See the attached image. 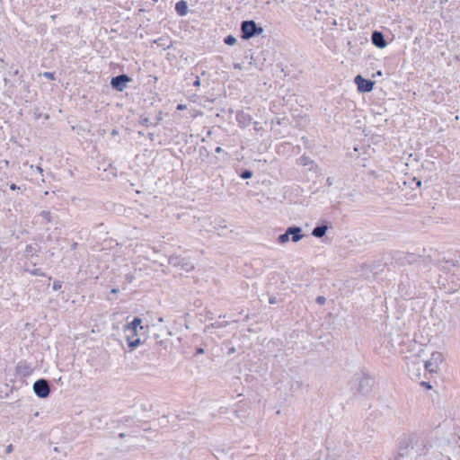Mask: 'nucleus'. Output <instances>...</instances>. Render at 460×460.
Instances as JSON below:
<instances>
[{
  "label": "nucleus",
  "mask_w": 460,
  "mask_h": 460,
  "mask_svg": "<svg viewBox=\"0 0 460 460\" xmlns=\"http://www.w3.org/2000/svg\"><path fill=\"white\" fill-rule=\"evenodd\" d=\"M234 68H238V69L242 68V65L241 64H234Z\"/></svg>",
  "instance_id": "nucleus-61"
},
{
  "label": "nucleus",
  "mask_w": 460,
  "mask_h": 460,
  "mask_svg": "<svg viewBox=\"0 0 460 460\" xmlns=\"http://www.w3.org/2000/svg\"><path fill=\"white\" fill-rule=\"evenodd\" d=\"M371 42L375 47L380 49H385L388 44L383 31L377 30L372 31Z\"/></svg>",
  "instance_id": "nucleus-17"
},
{
  "label": "nucleus",
  "mask_w": 460,
  "mask_h": 460,
  "mask_svg": "<svg viewBox=\"0 0 460 460\" xmlns=\"http://www.w3.org/2000/svg\"><path fill=\"white\" fill-rule=\"evenodd\" d=\"M62 284H63V282L61 280H58V279L54 280L53 285H52L53 291L60 290L62 288Z\"/></svg>",
  "instance_id": "nucleus-34"
},
{
  "label": "nucleus",
  "mask_w": 460,
  "mask_h": 460,
  "mask_svg": "<svg viewBox=\"0 0 460 460\" xmlns=\"http://www.w3.org/2000/svg\"><path fill=\"white\" fill-rule=\"evenodd\" d=\"M268 108L270 111L274 114V117L270 119L271 125L278 124V125H284L287 126L288 123V119L286 116L279 117L278 114H279V111L281 108H283V104L281 102V100L279 97H276L274 100L270 101L268 103Z\"/></svg>",
  "instance_id": "nucleus-8"
},
{
  "label": "nucleus",
  "mask_w": 460,
  "mask_h": 460,
  "mask_svg": "<svg viewBox=\"0 0 460 460\" xmlns=\"http://www.w3.org/2000/svg\"><path fill=\"white\" fill-rule=\"evenodd\" d=\"M258 124L259 123L257 121L253 122V125H254L253 128H254L255 130H259Z\"/></svg>",
  "instance_id": "nucleus-58"
},
{
  "label": "nucleus",
  "mask_w": 460,
  "mask_h": 460,
  "mask_svg": "<svg viewBox=\"0 0 460 460\" xmlns=\"http://www.w3.org/2000/svg\"><path fill=\"white\" fill-rule=\"evenodd\" d=\"M14 447L12 444H9L6 447H5V453L6 454H11L13 451Z\"/></svg>",
  "instance_id": "nucleus-43"
},
{
  "label": "nucleus",
  "mask_w": 460,
  "mask_h": 460,
  "mask_svg": "<svg viewBox=\"0 0 460 460\" xmlns=\"http://www.w3.org/2000/svg\"><path fill=\"white\" fill-rule=\"evenodd\" d=\"M125 279L128 283H132L135 279V276L132 273H128L125 275Z\"/></svg>",
  "instance_id": "nucleus-37"
},
{
  "label": "nucleus",
  "mask_w": 460,
  "mask_h": 460,
  "mask_svg": "<svg viewBox=\"0 0 460 460\" xmlns=\"http://www.w3.org/2000/svg\"><path fill=\"white\" fill-rule=\"evenodd\" d=\"M184 106L182 104H178L177 110H183Z\"/></svg>",
  "instance_id": "nucleus-62"
},
{
  "label": "nucleus",
  "mask_w": 460,
  "mask_h": 460,
  "mask_svg": "<svg viewBox=\"0 0 460 460\" xmlns=\"http://www.w3.org/2000/svg\"><path fill=\"white\" fill-rule=\"evenodd\" d=\"M172 344L171 340L164 339L161 341H156L151 342V341H147V346L149 349L154 350V353L157 354L161 357H165L169 353V347Z\"/></svg>",
  "instance_id": "nucleus-9"
},
{
  "label": "nucleus",
  "mask_w": 460,
  "mask_h": 460,
  "mask_svg": "<svg viewBox=\"0 0 460 460\" xmlns=\"http://www.w3.org/2000/svg\"><path fill=\"white\" fill-rule=\"evenodd\" d=\"M236 118L238 122L242 124L243 127L249 126L252 121V118L250 117V115L245 114L243 111L239 112Z\"/></svg>",
  "instance_id": "nucleus-23"
},
{
  "label": "nucleus",
  "mask_w": 460,
  "mask_h": 460,
  "mask_svg": "<svg viewBox=\"0 0 460 460\" xmlns=\"http://www.w3.org/2000/svg\"><path fill=\"white\" fill-rule=\"evenodd\" d=\"M416 185H417L418 187H420V186L421 185V181L418 180V181H416Z\"/></svg>",
  "instance_id": "nucleus-64"
},
{
  "label": "nucleus",
  "mask_w": 460,
  "mask_h": 460,
  "mask_svg": "<svg viewBox=\"0 0 460 460\" xmlns=\"http://www.w3.org/2000/svg\"><path fill=\"white\" fill-rule=\"evenodd\" d=\"M24 90L29 92V84H24Z\"/></svg>",
  "instance_id": "nucleus-63"
},
{
  "label": "nucleus",
  "mask_w": 460,
  "mask_h": 460,
  "mask_svg": "<svg viewBox=\"0 0 460 460\" xmlns=\"http://www.w3.org/2000/svg\"><path fill=\"white\" fill-rule=\"evenodd\" d=\"M13 75H19V81H20L21 83H22V82H23V75H22V74L20 75V72H19V70H18V69H15V70L13 71Z\"/></svg>",
  "instance_id": "nucleus-41"
},
{
  "label": "nucleus",
  "mask_w": 460,
  "mask_h": 460,
  "mask_svg": "<svg viewBox=\"0 0 460 460\" xmlns=\"http://www.w3.org/2000/svg\"><path fill=\"white\" fill-rule=\"evenodd\" d=\"M117 293H119V288H114L111 289V294H117Z\"/></svg>",
  "instance_id": "nucleus-54"
},
{
  "label": "nucleus",
  "mask_w": 460,
  "mask_h": 460,
  "mask_svg": "<svg viewBox=\"0 0 460 460\" xmlns=\"http://www.w3.org/2000/svg\"><path fill=\"white\" fill-rule=\"evenodd\" d=\"M43 77L47 78L48 80L54 81L56 79V74L55 72H44L40 74Z\"/></svg>",
  "instance_id": "nucleus-32"
},
{
  "label": "nucleus",
  "mask_w": 460,
  "mask_h": 460,
  "mask_svg": "<svg viewBox=\"0 0 460 460\" xmlns=\"http://www.w3.org/2000/svg\"><path fill=\"white\" fill-rule=\"evenodd\" d=\"M237 40L232 34H229L224 38V43L228 46H234L236 43Z\"/></svg>",
  "instance_id": "nucleus-26"
},
{
  "label": "nucleus",
  "mask_w": 460,
  "mask_h": 460,
  "mask_svg": "<svg viewBox=\"0 0 460 460\" xmlns=\"http://www.w3.org/2000/svg\"><path fill=\"white\" fill-rule=\"evenodd\" d=\"M133 78L127 74H120L116 76H112L110 81L111 88L117 92H123L128 83H131Z\"/></svg>",
  "instance_id": "nucleus-10"
},
{
  "label": "nucleus",
  "mask_w": 460,
  "mask_h": 460,
  "mask_svg": "<svg viewBox=\"0 0 460 460\" xmlns=\"http://www.w3.org/2000/svg\"><path fill=\"white\" fill-rule=\"evenodd\" d=\"M215 152L217 154H220L223 152V148L221 146H217L215 149Z\"/></svg>",
  "instance_id": "nucleus-51"
},
{
  "label": "nucleus",
  "mask_w": 460,
  "mask_h": 460,
  "mask_svg": "<svg viewBox=\"0 0 460 460\" xmlns=\"http://www.w3.org/2000/svg\"><path fill=\"white\" fill-rule=\"evenodd\" d=\"M37 171H38L40 174H42V172H43V169H42L40 166H37Z\"/></svg>",
  "instance_id": "nucleus-59"
},
{
  "label": "nucleus",
  "mask_w": 460,
  "mask_h": 460,
  "mask_svg": "<svg viewBox=\"0 0 460 460\" xmlns=\"http://www.w3.org/2000/svg\"><path fill=\"white\" fill-rule=\"evenodd\" d=\"M37 217L40 223H53L57 222L58 216L49 210H42Z\"/></svg>",
  "instance_id": "nucleus-18"
},
{
  "label": "nucleus",
  "mask_w": 460,
  "mask_h": 460,
  "mask_svg": "<svg viewBox=\"0 0 460 460\" xmlns=\"http://www.w3.org/2000/svg\"><path fill=\"white\" fill-rule=\"evenodd\" d=\"M161 340L162 339H160V335L157 333H155L153 336H150V338H146V342H145L144 345L147 346V341H151V342H154V341H161Z\"/></svg>",
  "instance_id": "nucleus-36"
},
{
  "label": "nucleus",
  "mask_w": 460,
  "mask_h": 460,
  "mask_svg": "<svg viewBox=\"0 0 460 460\" xmlns=\"http://www.w3.org/2000/svg\"><path fill=\"white\" fill-rule=\"evenodd\" d=\"M354 83L357 85L358 91L361 93L372 92L376 84L375 81L365 78L361 75H357L354 77Z\"/></svg>",
  "instance_id": "nucleus-12"
},
{
  "label": "nucleus",
  "mask_w": 460,
  "mask_h": 460,
  "mask_svg": "<svg viewBox=\"0 0 460 460\" xmlns=\"http://www.w3.org/2000/svg\"><path fill=\"white\" fill-rule=\"evenodd\" d=\"M443 361V355L440 352L435 351L431 354V358L425 361L424 367L429 373H436L438 364Z\"/></svg>",
  "instance_id": "nucleus-14"
},
{
  "label": "nucleus",
  "mask_w": 460,
  "mask_h": 460,
  "mask_svg": "<svg viewBox=\"0 0 460 460\" xmlns=\"http://www.w3.org/2000/svg\"><path fill=\"white\" fill-rule=\"evenodd\" d=\"M167 263L176 268H180L186 272H190L194 270V265L181 256L172 254L167 258Z\"/></svg>",
  "instance_id": "nucleus-11"
},
{
  "label": "nucleus",
  "mask_w": 460,
  "mask_h": 460,
  "mask_svg": "<svg viewBox=\"0 0 460 460\" xmlns=\"http://www.w3.org/2000/svg\"><path fill=\"white\" fill-rule=\"evenodd\" d=\"M240 37L243 40H249L259 36V24L253 20H244L240 24Z\"/></svg>",
  "instance_id": "nucleus-7"
},
{
  "label": "nucleus",
  "mask_w": 460,
  "mask_h": 460,
  "mask_svg": "<svg viewBox=\"0 0 460 460\" xmlns=\"http://www.w3.org/2000/svg\"><path fill=\"white\" fill-rule=\"evenodd\" d=\"M132 421H133V418H131V417L125 418V422H132Z\"/></svg>",
  "instance_id": "nucleus-55"
},
{
  "label": "nucleus",
  "mask_w": 460,
  "mask_h": 460,
  "mask_svg": "<svg viewBox=\"0 0 460 460\" xmlns=\"http://www.w3.org/2000/svg\"><path fill=\"white\" fill-rule=\"evenodd\" d=\"M41 247L38 246V243H31L26 245L25 248V256L26 257H33V256H39V252H40Z\"/></svg>",
  "instance_id": "nucleus-20"
},
{
  "label": "nucleus",
  "mask_w": 460,
  "mask_h": 460,
  "mask_svg": "<svg viewBox=\"0 0 460 460\" xmlns=\"http://www.w3.org/2000/svg\"><path fill=\"white\" fill-rule=\"evenodd\" d=\"M24 271L30 273L32 276H40V277H47V274L42 271L40 268H24Z\"/></svg>",
  "instance_id": "nucleus-24"
},
{
  "label": "nucleus",
  "mask_w": 460,
  "mask_h": 460,
  "mask_svg": "<svg viewBox=\"0 0 460 460\" xmlns=\"http://www.w3.org/2000/svg\"><path fill=\"white\" fill-rule=\"evenodd\" d=\"M353 383L352 390H354L355 395L368 397L372 392L375 381L368 373L361 371L355 374Z\"/></svg>",
  "instance_id": "nucleus-5"
},
{
  "label": "nucleus",
  "mask_w": 460,
  "mask_h": 460,
  "mask_svg": "<svg viewBox=\"0 0 460 460\" xmlns=\"http://www.w3.org/2000/svg\"><path fill=\"white\" fill-rule=\"evenodd\" d=\"M381 75H382V71L381 70H378L375 74H373V77L381 76Z\"/></svg>",
  "instance_id": "nucleus-52"
},
{
  "label": "nucleus",
  "mask_w": 460,
  "mask_h": 460,
  "mask_svg": "<svg viewBox=\"0 0 460 460\" xmlns=\"http://www.w3.org/2000/svg\"><path fill=\"white\" fill-rule=\"evenodd\" d=\"M252 171L250 170V169H246V168H242L240 169V171L238 172V174L239 176L242 178V179H250L252 178Z\"/></svg>",
  "instance_id": "nucleus-25"
},
{
  "label": "nucleus",
  "mask_w": 460,
  "mask_h": 460,
  "mask_svg": "<svg viewBox=\"0 0 460 460\" xmlns=\"http://www.w3.org/2000/svg\"><path fill=\"white\" fill-rule=\"evenodd\" d=\"M411 362H412V364H413V365H417V366H418V367L416 368L417 373L415 374V376H416L417 377H419V376H420V374L419 373V371L420 370V362L415 363L414 361H411Z\"/></svg>",
  "instance_id": "nucleus-45"
},
{
  "label": "nucleus",
  "mask_w": 460,
  "mask_h": 460,
  "mask_svg": "<svg viewBox=\"0 0 460 460\" xmlns=\"http://www.w3.org/2000/svg\"><path fill=\"white\" fill-rule=\"evenodd\" d=\"M277 36L278 33L272 34L271 31L268 30L266 26H261V57H262L261 73H263L261 76L266 79L261 84V86L263 85L266 90L271 89L272 84H276L273 79L275 74L282 72L279 66L275 65L278 48ZM261 92H262V87H261Z\"/></svg>",
  "instance_id": "nucleus-1"
},
{
  "label": "nucleus",
  "mask_w": 460,
  "mask_h": 460,
  "mask_svg": "<svg viewBox=\"0 0 460 460\" xmlns=\"http://www.w3.org/2000/svg\"><path fill=\"white\" fill-rule=\"evenodd\" d=\"M138 123L145 127H150L153 126V123L150 122L149 119L147 117L140 116Z\"/></svg>",
  "instance_id": "nucleus-29"
},
{
  "label": "nucleus",
  "mask_w": 460,
  "mask_h": 460,
  "mask_svg": "<svg viewBox=\"0 0 460 460\" xmlns=\"http://www.w3.org/2000/svg\"><path fill=\"white\" fill-rule=\"evenodd\" d=\"M251 43L246 42L245 45L243 46L245 51L243 64L247 63L249 66H254L255 67H257V60L259 56L256 53V51L252 48H251Z\"/></svg>",
  "instance_id": "nucleus-15"
},
{
  "label": "nucleus",
  "mask_w": 460,
  "mask_h": 460,
  "mask_svg": "<svg viewBox=\"0 0 460 460\" xmlns=\"http://www.w3.org/2000/svg\"><path fill=\"white\" fill-rule=\"evenodd\" d=\"M270 304H276L277 303V298L275 296H272L270 298L269 300Z\"/></svg>",
  "instance_id": "nucleus-50"
},
{
  "label": "nucleus",
  "mask_w": 460,
  "mask_h": 460,
  "mask_svg": "<svg viewBox=\"0 0 460 460\" xmlns=\"http://www.w3.org/2000/svg\"><path fill=\"white\" fill-rule=\"evenodd\" d=\"M205 353V350L203 348L201 347H197L195 349V353H194V356H197V355H201V354H204Z\"/></svg>",
  "instance_id": "nucleus-40"
},
{
  "label": "nucleus",
  "mask_w": 460,
  "mask_h": 460,
  "mask_svg": "<svg viewBox=\"0 0 460 460\" xmlns=\"http://www.w3.org/2000/svg\"><path fill=\"white\" fill-rule=\"evenodd\" d=\"M285 230H303L301 226L293 225L290 226H288Z\"/></svg>",
  "instance_id": "nucleus-42"
},
{
  "label": "nucleus",
  "mask_w": 460,
  "mask_h": 460,
  "mask_svg": "<svg viewBox=\"0 0 460 460\" xmlns=\"http://www.w3.org/2000/svg\"><path fill=\"white\" fill-rule=\"evenodd\" d=\"M32 390L38 398L47 399L51 395L55 387L50 385L48 379L41 377L34 382Z\"/></svg>",
  "instance_id": "nucleus-6"
},
{
  "label": "nucleus",
  "mask_w": 460,
  "mask_h": 460,
  "mask_svg": "<svg viewBox=\"0 0 460 460\" xmlns=\"http://www.w3.org/2000/svg\"><path fill=\"white\" fill-rule=\"evenodd\" d=\"M161 115H162V112L160 111V114H159V116H157L155 118V122L153 123V126L155 127V126H157L160 123V121L162 120V116Z\"/></svg>",
  "instance_id": "nucleus-44"
},
{
  "label": "nucleus",
  "mask_w": 460,
  "mask_h": 460,
  "mask_svg": "<svg viewBox=\"0 0 460 460\" xmlns=\"http://www.w3.org/2000/svg\"><path fill=\"white\" fill-rule=\"evenodd\" d=\"M287 385L289 386V392L292 394L296 391H298L302 388L303 383L300 380H295L293 378H289L287 380Z\"/></svg>",
  "instance_id": "nucleus-21"
},
{
  "label": "nucleus",
  "mask_w": 460,
  "mask_h": 460,
  "mask_svg": "<svg viewBox=\"0 0 460 460\" xmlns=\"http://www.w3.org/2000/svg\"><path fill=\"white\" fill-rule=\"evenodd\" d=\"M76 247H77V243L74 242V243L71 244V249H72V250H75V249H76Z\"/></svg>",
  "instance_id": "nucleus-56"
},
{
  "label": "nucleus",
  "mask_w": 460,
  "mask_h": 460,
  "mask_svg": "<svg viewBox=\"0 0 460 460\" xmlns=\"http://www.w3.org/2000/svg\"><path fill=\"white\" fill-rule=\"evenodd\" d=\"M118 437H119V438H124L126 437V434H125V433H119V434L118 435Z\"/></svg>",
  "instance_id": "nucleus-60"
},
{
  "label": "nucleus",
  "mask_w": 460,
  "mask_h": 460,
  "mask_svg": "<svg viewBox=\"0 0 460 460\" xmlns=\"http://www.w3.org/2000/svg\"><path fill=\"white\" fill-rule=\"evenodd\" d=\"M128 316L127 320H128ZM148 331V324H144L143 319L139 316H134L133 319L128 322L123 327L125 338L129 351L135 350L140 345H144L146 342V338L141 339L142 331Z\"/></svg>",
  "instance_id": "nucleus-4"
},
{
  "label": "nucleus",
  "mask_w": 460,
  "mask_h": 460,
  "mask_svg": "<svg viewBox=\"0 0 460 460\" xmlns=\"http://www.w3.org/2000/svg\"><path fill=\"white\" fill-rule=\"evenodd\" d=\"M147 137H148V138H149L151 141H153V140H154V138H155V134H154V133H148Z\"/></svg>",
  "instance_id": "nucleus-53"
},
{
  "label": "nucleus",
  "mask_w": 460,
  "mask_h": 460,
  "mask_svg": "<svg viewBox=\"0 0 460 460\" xmlns=\"http://www.w3.org/2000/svg\"><path fill=\"white\" fill-rule=\"evenodd\" d=\"M174 10L179 16H185L189 12L188 3L185 0H180L175 4Z\"/></svg>",
  "instance_id": "nucleus-19"
},
{
  "label": "nucleus",
  "mask_w": 460,
  "mask_h": 460,
  "mask_svg": "<svg viewBox=\"0 0 460 460\" xmlns=\"http://www.w3.org/2000/svg\"><path fill=\"white\" fill-rule=\"evenodd\" d=\"M420 385H421L422 386H424L425 388H427V389H431V385H429V382L422 381V382L420 383Z\"/></svg>",
  "instance_id": "nucleus-46"
},
{
  "label": "nucleus",
  "mask_w": 460,
  "mask_h": 460,
  "mask_svg": "<svg viewBox=\"0 0 460 460\" xmlns=\"http://www.w3.org/2000/svg\"><path fill=\"white\" fill-rule=\"evenodd\" d=\"M379 266V264L376 263L372 265L363 264L362 268H367L370 271L376 273V270H378Z\"/></svg>",
  "instance_id": "nucleus-33"
},
{
  "label": "nucleus",
  "mask_w": 460,
  "mask_h": 460,
  "mask_svg": "<svg viewBox=\"0 0 460 460\" xmlns=\"http://www.w3.org/2000/svg\"><path fill=\"white\" fill-rule=\"evenodd\" d=\"M315 301H316V303H317L318 305H324V304H325L326 298H325L324 296H317V297H316V300H315Z\"/></svg>",
  "instance_id": "nucleus-39"
},
{
  "label": "nucleus",
  "mask_w": 460,
  "mask_h": 460,
  "mask_svg": "<svg viewBox=\"0 0 460 460\" xmlns=\"http://www.w3.org/2000/svg\"><path fill=\"white\" fill-rule=\"evenodd\" d=\"M327 183H328V185H332V178L328 177L327 178Z\"/></svg>",
  "instance_id": "nucleus-57"
},
{
  "label": "nucleus",
  "mask_w": 460,
  "mask_h": 460,
  "mask_svg": "<svg viewBox=\"0 0 460 460\" xmlns=\"http://www.w3.org/2000/svg\"><path fill=\"white\" fill-rule=\"evenodd\" d=\"M421 253L396 252L394 259L401 266H414L419 271L429 272L433 266H440L439 254L432 249L421 250Z\"/></svg>",
  "instance_id": "nucleus-2"
},
{
  "label": "nucleus",
  "mask_w": 460,
  "mask_h": 460,
  "mask_svg": "<svg viewBox=\"0 0 460 460\" xmlns=\"http://www.w3.org/2000/svg\"><path fill=\"white\" fill-rule=\"evenodd\" d=\"M447 265H451L453 267H459L460 262L457 260H443Z\"/></svg>",
  "instance_id": "nucleus-35"
},
{
  "label": "nucleus",
  "mask_w": 460,
  "mask_h": 460,
  "mask_svg": "<svg viewBox=\"0 0 460 460\" xmlns=\"http://www.w3.org/2000/svg\"><path fill=\"white\" fill-rule=\"evenodd\" d=\"M291 233V238H292V241L296 243L298 241H300L304 236L305 234H302L301 232H290Z\"/></svg>",
  "instance_id": "nucleus-30"
},
{
  "label": "nucleus",
  "mask_w": 460,
  "mask_h": 460,
  "mask_svg": "<svg viewBox=\"0 0 460 460\" xmlns=\"http://www.w3.org/2000/svg\"><path fill=\"white\" fill-rule=\"evenodd\" d=\"M200 85V79L199 77L196 78V80L193 82V86H199Z\"/></svg>",
  "instance_id": "nucleus-48"
},
{
  "label": "nucleus",
  "mask_w": 460,
  "mask_h": 460,
  "mask_svg": "<svg viewBox=\"0 0 460 460\" xmlns=\"http://www.w3.org/2000/svg\"><path fill=\"white\" fill-rule=\"evenodd\" d=\"M5 387H9V391L4 394V395H0V398H8L10 394H12L14 391H17L18 388L14 385L9 386L7 383L4 384Z\"/></svg>",
  "instance_id": "nucleus-28"
},
{
  "label": "nucleus",
  "mask_w": 460,
  "mask_h": 460,
  "mask_svg": "<svg viewBox=\"0 0 460 460\" xmlns=\"http://www.w3.org/2000/svg\"><path fill=\"white\" fill-rule=\"evenodd\" d=\"M429 447L424 434L404 436L399 441L398 455L394 460H414L419 456L426 455Z\"/></svg>",
  "instance_id": "nucleus-3"
},
{
  "label": "nucleus",
  "mask_w": 460,
  "mask_h": 460,
  "mask_svg": "<svg viewBox=\"0 0 460 460\" xmlns=\"http://www.w3.org/2000/svg\"><path fill=\"white\" fill-rule=\"evenodd\" d=\"M311 233H312V235H314L317 238H323V236H325L327 232H311Z\"/></svg>",
  "instance_id": "nucleus-38"
},
{
  "label": "nucleus",
  "mask_w": 460,
  "mask_h": 460,
  "mask_svg": "<svg viewBox=\"0 0 460 460\" xmlns=\"http://www.w3.org/2000/svg\"><path fill=\"white\" fill-rule=\"evenodd\" d=\"M332 228L333 226L330 221L326 219H320L312 230H330Z\"/></svg>",
  "instance_id": "nucleus-22"
},
{
  "label": "nucleus",
  "mask_w": 460,
  "mask_h": 460,
  "mask_svg": "<svg viewBox=\"0 0 460 460\" xmlns=\"http://www.w3.org/2000/svg\"><path fill=\"white\" fill-rule=\"evenodd\" d=\"M273 185L272 181L270 180L262 179L261 181V186L265 188V190L261 188V195L266 197L268 202L271 205L277 202V198L274 196L276 193V188L271 190L269 186Z\"/></svg>",
  "instance_id": "nucleus-13"
},
{
  "label": "nucleus",
  "mask_w": 460,
  "mask_h": 460,
  "mask_svg": "<svg viewBox=\"0 0 460 460\" xmlns=\"http://www.w3.org/2000/svg\"><path fill=\"white\" fill-rule=\"evenodd\" d=\"M298 161H299V164H300L305 165H305H308V164H313V161H312L309 157L305 156V155L301 156V157L298 159Z\"/></svg>",
  "instance_id": "nucleus-31"
},
{
  "label": "nucleus",
  "mask_w": 460,
  "mask_h": 460,
  "mask_svg": "<svg viewBox=\"0 0 460 460\" xmlns=\"http://www.w3.org/2000/svg\"><path fill=\"white\" fill-rule=\"evenodd\" d=\"M19 189H20V187L17 186L15 183H11L10 184V190H19Z\"/></svg>",
  "instance_id": "nucleus-47"
},
{
  "label": "nucleus",
  "mask_w": 460,
  "mask_h": 460,
  "mask_svg": "<svg viewBox=\"0 0 460 460\" xmlns=\"http://www.w3.org/2000/svg\"><path fill=\"white\" fill-rule=\"evenodd\" d=\"M34 369L30 363L26 360H20L15 367V374L16 376H20L22 377H28L33 373Z\"/></svg>",
  "instance_id": "nucleus-16"
},
{
  "label": "nucleus",
  "mask_w": 460,
  "mask_h": 460,
  "mask_svg": "<svg viewBox=\"0 0 460 460\" xmlns=\"http://www.w3.org/2000/svg\"><path fill=\"white\" fill-rule=\"evenodd\" d=\"M148 331H142V335H141V339H144V338H150L149 335L146 334Z\"/></svg>",
  "instance_id": "nucleus-49"
},
{
  "label": "nucleus",
  "mask_w": 460,
  "mask_h": 460,
  "mask_svg": "<svg viewBox=\"0 0 460 460\" xmlns=\"http://www.w3.org/2000/svg\"><path fill=\"white\" fill-rule=\"evenodd\" d=\"M291 233L290 232H284V234H280L278 238L279 243H286L289 241Z\"/></svg>",
  "instance_id": "nucleus-27"
}]
</instances>
